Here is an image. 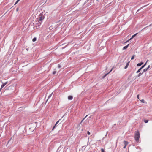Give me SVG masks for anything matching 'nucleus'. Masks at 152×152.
I'll list each match as a JSON object with an SVG mask.
<instances>
[{"label":"nucleus","instance_id":"dca6fc26","mask_svg":"<svg viewBox=\"0 0 152 152\" xmlns=\"http://www.w3.org/2000/svg\"><path fill=\"white\" fill-rule=\"evenodd\" d=\"M137 34V33L135 34L132 36L131 37V38H133Z\"/></svg>","mask_w":152,"mask_h":152},{"label":"nucleus","instance_id":"7c9ffc66","mask_svg":"<svg viewBox=\"0 0 152 152\" xmlns=\"http://www.w3.org/2000/svg\"><path fill=\"white\" fill-rule=\"evenodd\" d=\"M137 98L138 99H139V95H137Z\"/></svg>","mask_w":152,"mask_h":152},{"label":"nucleus","instance_id":"2eb2a0df","mask_svg":"<svg viewBox=\"0 0 152 152\" xmlns=\"http://www.w3.org/2000/svg\"><path fill=\"white\" fill-rule=\"evenodd\" d=\"M148 121H149V120H146V119L144 120V121L145 123H147L148 122Z\"/></svg>","mask_w":152,"mask_h":152},{"label":"nucleus","instance_id":"7ed1b4c3","mask_svg":"<svg viewBox=\"0 0 152 152\" xmlns=\"http://www.w3.org/2000/svg\"><path fill=\"white\" fill-rule=\"evenodd\" d=\"M140 138V134L139 132L137 131L134 135V138L136 141L138 142L139 141V140Z\"/></svg>","mask_w":152,"mask_h":152},{"label":"nucleus","instance_id":"bb28decb","mask_svg":"<svg viewBox=\"0 0 152 152\" xmlns=\"http://www.w3.org/2000/svg\"><path fill=\"white\" fill-rule=\"evenodd\" d=\"M19 8L18 7L16 9V11L17 12H18L19 11Z\"/></svg>","mask_w":152,"mask_h":152},{"label":"nucleus","instance_id":"f03ea898","mask_svg":"<svg viewBox=\"0 0 152 152\" xmlns=\"http://www.w3.org/2000/svg\"><path fill=\"white\" fill-rule=\"evenodd\" d=\"M14 89L15 87L14 86L11 85L9 86L4 91L2 90L1 91V93L5 92L7 94V95L10 94L14 92Z\"/></svg>","mask_w":152,"mask_h":152},{"label":"nucleus","instance_id":"393cba45","mask_svg":"<svg viewBox=\"0 0 152 152\" xmlns=\"http://www.w3.org/2000/svg\"><path fill=\"white\" fill-rule=\"evenodd\" d=\"M58 67L59 68H60L61 67V66L60 64H58Z\"/></svg>","mask_w":152,"mask_h":152},{"label":"nucleus","instance_id":"aec40b11","mask_svg":"<svg viewBox=\"0 0 152 152\" xmlns=\"http://www.w3.org/2000/svg\"><path fill=\"white\" fill-rule=\"evenodd\" d=\"M101 152H105L104 151L103 148H101Z\"/></svg>","mask_w":152,"mask_h":152},{"label":"nucleus","instance_id":"b1692460","mask_svg":"<svg viewBox=\"0 0 152 152\" xmlns=\"http://www.w3.org/2000/svg\"><path fill=\"white\" fill-rule=\"evenodd\" d=\"M36 39H33V40H32V41L33 42H34L35 41H36Z\"/></svg>","mask_w":152,"mask_h":152},{"label":"nucleus","instance_id":"f8f14e48","mask_svg":"<svg viewBox=\"0 0 152 152\" xmlns=\"http://www.w3.org/2000/svg\"><path fill=\"white\" fill-rule=\"evenodd\" d=\"M53 94V93H52L51 94L48 96V99L47 100V101H46V102H47V101H48V99L49 98H50L51 97V96H52V94Z\"/></svg>","mask_w":152,"mask_h":152},{"label":"nucleus","instance_id":"72a5a7b5","mask_svg":"<svg viewBox=\"0 0 152 152\" xmlns=\"http://www.w3.org/2000/svg\"><path fill=\"white\" fill-rule=\"evenodd\" d=\"M11 139L10 140H9V141H8V143L10 141V140H11Z\"/></svg>","mask_w":152,"mask_h":152},{"label":"nucleus","instance_id":"39448f33","mask_svg":"<svg viewBox=\"0 0 152 152\" xmlns=\"http://www.w3.org/2000/svg\"><path fill=\"white\" fill-rule=\"evenodd\" d=\"M60 120V119H59L58 121L57 122H56V124H55L54 126L53 127V128H52V130H53L56 127V125L59 122V121Z\"/></svg>","mask_w":152,"mask_h":152},{"label":"nucleus","instance_id":"4468645a","mask_svg":"<svg viewBox=\"0 0 152 152\" xmlns=\"http://www.w3.org/2000/svg\"><path fill=\"white\" fill-rule=\"evenodd\" d=\"M146 62H145V64L143 65L141 67V68L142 69L144 67L146 66Z\"/></svg>","mask_w":152,"mask_h":152},{"label":"nucleus","instance_id":"9b49d317","mask_svg":"<svg viewBox=\"0 0 152 152\" xmlns=\"http://www.w3.org/2000/svg\"><path fill=\"white\" fill-rule=\"evenodd\" d=\"M144 72H142V73H141V72H140V73L137 76V77H138L140 76H141L143 74V73H144Z\"/></svg>","mask_w":152,"mask_h":152},{"label":"nucleus","instance_id":"412c9836","mask_svg":"<svg viewBox=\"0 0 152 152\" xmlns=\"http://www.w3.org/2000/svg\"><path fill=\"white\" fill-rule=\"evenodd\" d=\"M56 70H55V71H54L53 72V75H55V74L56 73Z\"/></svg>","mask_w":152,"mask_h":152},{"label":"nucleus","instance_id":"cd10ccee","mask_svg":"<svg viewBox=\"0 0 152 152\" xmlns=\"http://www.w3.org/2000/svg\"><path fill=\"white\" fill-rule=\"evenodd\" d=\"M132 39H129L127 41H126V42H125V43H127V42H128L130 40Z\"/></svg>","mask_w":152,"mask_h":152},{"label":"nucleus","instance_id":"c85d7f7f","mask_svg":"<svg viewBox=\"0 0 152 152\" xmlns=\"http://www.w3.org/2000/svg\"><path fill=\"white\" fill-rule=\"evenodd\" d=\"M88 145V144H87V145H86V146H83V147H82V148H86V146H87Z\"/></svg>","mask_w":152,"mask_h":152},{"label":"nucleus","instance_id":"0eeeda50","mask_svg":"<svg viewBox=\"0 0 152 152\" xmlns=\"http://www.w3.org/2000/svg\"><path fill=\"white\" fill-rule=\"evenodd\" d=\"M129 44H128L127 45L124 47L123 48L122 50H123L126 49L128 48L129 46Z\"/></svg>","mask_w":152,"mask_h":152},{"label":"nucleus","instance_id":"2f4dec72","mask_svg":"<svg viewBox=\"0 0 152 152\" xmlns=\"http://www.w3.org/2000/svg\"><path fill=\"white\" fill-rule=\"evenodd\" d=\"M126 145H125H125H124V146L123 147V148H124V149L125 148H126Z\"/></svg>","mask_w":152,"mask_h":152},{"label":"nucleus","instance_id":"a211bd4d","mask_svg":"<svg viewBox=\"0 0 152 152\" xmlns=\"http://www.w3.org/2000/svg\"><path fill=\"white\" fill-rule=\"evenodd\" d=\"M88 116V115H86V116L81 121L80 123V124H81V123H82V122H83V121Z\"/></svg>","mask_w":152,"mask_h":152},{"label":"nucleus","instance_id":"f704fd0d","mask_svg":"<svg viewBox=\"0 0 152 152\" xmlns=\"http://www.w3.org/2000/svg\"><path fill=\"white\" fill-rule=\"evenodd\" d=\"M148 60L147 61H146V63H147V62H148Z\"/></svg>","mask_w":152,"mask_h":152},{"label":"nucleus","instance_id":"473e14b6","mask_svg":"<svg viewBox=\"0 0 152 152\" xmlns=\"http://www.w3.org/2000/svg\"><path fill=\"white\" fill-rule=\"evenodd\" d=\"M28 48H26V50L27 51H28Z\"/></svg>","mask_w":152,"mask_h":152},{"label":"nucleus","instance_id":"a878e982","mask_svg":"<svg viewBox=\"0 0 152 152\" xmlns=\"http://www.w3.org/2000/svg\"><path fill=\"white\" fill-rule=\"evenodd\" d=\"M87 134L88 135H90V133L89 131H88L87 132Z\"/></svg>","mask_w":152,"mask_h":152},{"label":"nucleus","instance_id":"9d476101","mask_svg":"<svg viewBox=\"0 0 152 152\" xmlns=\"http://www.w3.org/2000/svg\"><path fill=\"white\" fill-rule=\"evenodd\" d=\"M73 99V96H68V99L69 100H71Z\"/></svg>","mask_w":152,"mask_h":152},{"label":"nucleus","instance_id":"f3484780","mask_svg":"<svg viewBox=\"0 0 152 152\" xmlns=\"http://www.w3.org/2000/svg\"><path fill=\"white\" fill-rule=\"evenodd\" d=\"M135 56V55H134L131 57V60H132L134 59V57Z\"/></svg>","mask_w":152,"mask_h":152},{"label":"nucleus","instance_id":"1a4fd4ad","mask_svg":"<svg viewBox=\"0 0 152 152\" xmlns=\"http://www.w3.org/2000/svg\"><path fill=\"white\" fill-rule=\"evenodd\" d=\"M130 61L128 62L127 63H126V66H125L124 68L125 69H126L128 67V66H129V63Z\"/></svg>","mask_w":152,"mask_h":152},{"label":"nucleus","instance_id":"5701e85b","mask_svg":"<svg viewBox=\"0 0 152 152\" xmlns=\"http://www.w3.org/2000/svg\"><path fill=\"white\" fill-rule=\"evenodd\" d=\"M20 0H17L15 3V5H16L20 1Z\"/></svg>","mask_w":152,"mask_h":152},{"label":"nucleus","instance_id":"6e6552de","mask_svg":"<svg viewBox=\"0 0 152 152\" xmlns=\"http://www.w3.org/2000/svg\"><path fill=\"white\" fill-rule=\"evenodd\" d=\"M124 145H126V146L128 144V142L127 141L124 140Z\"/></svg>","mask_w":152,"mask_h":152},{"label":"nucleus","instance_id":"4be33fe9","mask_svg":"<svg viewBox=\"0 0 152 152\" xmlns=\"http://www.w3.org/2000/svg\"><path fill=\"white\" fill-rule=\"evenodd\" d=\"M141 66V65H140V64L139 63H138L137 64V66L138 67V66Z\"/></svg>","mask_w":152,"mask_h":152},{"label":"nucleus","instance_id":"423d86ee","mask_svg":"<svg viewBox=\"0 0 152 152\" xmlns=\"http://www.w3.org/2000/svg\"><path fill=\"white\" fill-rule=\"evenodd\" d=\"M150 65H149L148 67L147 68H145V69H144L143 70V72H146L148 69L149 68H150Z\"/></svg>","mask_w":152,"mask_h":152},{"label":"nucleus","instance_id":"f257e3e1","mask_svg":"<svg viewBox=\"0 0 152 152\" xmlns=\"http://www.w3.org/2000/svg\"><path fill=\"white\" fill-rule=\"evenodd\" d=\"M45 16L42 13H41L38 15L36 20V22L37 23H36L35 25L37 27L39 26L41 24Z\"/></svg>","mask_w":152,"mask_h":152},{"label":"nucleus","instance_id":"6ab92c4d","mask_svg":"<svg viewBox=\"0 0 152 152\" xmlns=\"http://www.w3.org/2000/svg\"><path fill=\"white\" fill-rule=\"evenodd\" d=\"M140 101L142 103H145V101H144V100L143 99H142L141 100H140Z\"/></svg>","mask_w":152,"mask_h":152},{"label":"nucleus","instance_id":"c756f323","mask_svg":"<svg viewBox=\"0 0 152 152\" xmlns=\"http://www.w3.org/2000/svg\"><path fill=\"white\" fill-rule=\"evenodd\" d=\"M140 65H141L143 64V63L142 62H141L140 63Z\"/></svg>","mask_w":152,"mask_h":152},{"label":"nucleus","instance_id":"ddd939ff","mask_svg":"<svg viewBox=\"0 0 152 152\" xmlns=\"http://www.w3.org/2000/svg\"><path fill=\"white\" fill-rule=\"evenodd\" d=\"M142 69L141 68V67L137 71V72H136V73H139L140 71Z\"/></svg>","mask_w":152,"mask_h":152},{"label":"nucleus","instance_id":"20e7f679","mask_svg":"<svg viewBox=\"0 0 152 152\" xmlns=\"http://www.w3.org/2000/svg\"><path fill=\"white\" fill-rule=\"evenodd\" d=\"M113 69V68L112 69L110 70V71L108 73L106 74L103 76H102V78L103 79H104L108 74L112 71Z\"/></svg>","mask_w":152,"mask_h":152}]
</instances>
